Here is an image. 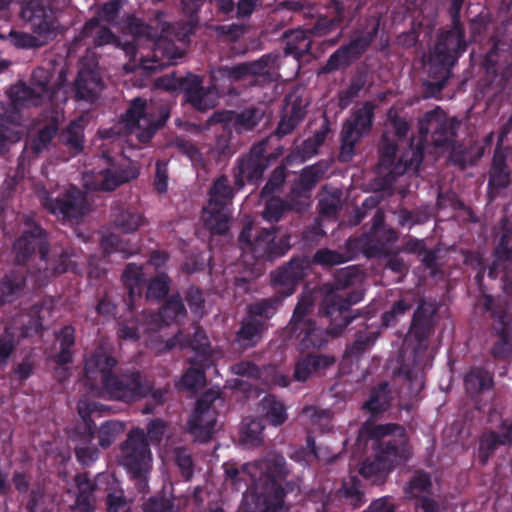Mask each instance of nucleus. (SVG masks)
Wrapping results in <instances>:
<instances>
[{
  "mask_svg": "<svg viewBox=\"0 0 512 512\" xmlns=\"http://www.w3.org/2000/svg\"><path fill=\"white\" fill-rule=\"evenodd\" d=\"M159 315L166 324L186 316V308L179 293L172 294L165 301Z\"/></svg>",
  "mask_w": 512,
  "mask_h": 512,
  "instance_id": "56",
  "label": "nucleus"
},
{
  "mask_svg": "<svg viewBox=\"0 0 512 512\" xmlns=\"http://www.w3.org/2000/svg\"><path fill=\"white\" fill-rule=\"evenodd\" d=\"M268 167V159L265 148L258 144L251 147L250 151L237 160V173L234 175V184L237 190L245 185V179L250 184H258Z\"/></svg>",
  "mask_w": 512,
  "mask_h": 512,
  "instance_id": "17",
  "label": "nucleus"
},
{
  "mask_svg": "<svg viewBox=\"0 0 512 512\" xmlns=\"http://www.w3.org/2000/svg\"><path fill=\"white\" fill-rule=\"evenodd\" d=\"M128 28L135 38L146 37L154 42L153 57L155 58L154 62L157 63V67L161 68L173 65L176 63V59L182 56L173 42L161 37L157 38V30L143 23L138 18H130ZM145 68L152 69V66H145ZM153 68H156V66H153Z\"/></svg>",
  "mask_w": 512,
  "mask_h": 512,
  "instance_id": "16",
  "label": "nucleus"
},
{
  "mask_svg": "<svg viewBox=\"0 0 512 512\" xmlns=\"http://www.w3.org/2000/svg\"><path fill=\"white\" fill-rule=\"evenodd\" d=\"M175 462L185 481H190L194 475V461L191 453L185 447L175 449Z\"/></svg>",
  "mask_w": 512,
  "mask_h": 512,
  "instance_id": "63",
  "label": "nucleus"
},
{
  "mask_svg": "<svg viewBox=\"0 0 512 512\" xmlns=\"http://www.w3.org/2000/svg\"><path fill=\"white\" fill-rule=\"evenodd\" d=\"M324 172L325 171L320 164L304 167L301 170L299 179L295 182L292 191L296 193L310 192L323 177Z\"/></svg>",
  "mask_w": 512,
  "mask_h": 512,
  "instance_id": "52",
  "label": "nucleus"
},
{
  "mask_svg": "<svg viewBox=\"0 0 512 512\" xmlns=\"http://www.w3.org/2000/svg\"><path fill=\"white\" fill-rule=\"evenodd\" d=\"M379 28L380 22L377 20L368 32L354 36L349 43L341 46L352 63L359 60L369 49L378 35Z\"/></svg>",
  "mask_w": 512,
  "mask_h": 512,
  "instance_id": "36",
  "label": "nucleus"
},
{
  "mask_svg": "<svg viewBox=\"0 0 512 512\" xmlns=\"http://www.w3.org/2000/svg\"><path fill=\"white\" fill-rule=\"evenodd\" d=\"M25 223L29 228L25 229L13 244L15 263L25 265L38 250V267L30 271L37 286H45L51 278L74 270L76 264L66 250L53 249L50 252L48 234L45 229L30 219Z\"/></svg>",
  "mask_w": 512,
  "mask_h": 512,
  "instance_id": "1",
  "label": "nucleus"
},
{
  "mask_svg": "<svg viewBox=\"0 0 512 512\" xmlns=\"http://www.w3.org/2000/svg\"><path fill=\"white\" fill-rule=\"evenodd\" d=\"M253 221H247L238 236V244L245 253L249 252L256 260H274L283 256L288 246L276 242L277 230L274 227L260 228L253 233Z\"/></svg>",
  "mask_w": 512,
  "mask_h": 512,
  "instance_id": "9",
  "label": "nucleus"
},
{
  "mask_svg": "<svg viewBox=\"0 0 512 512\" xmlns=\"http://www.w3.org/2000/svg\"><path fill=\"white\" fill-rule=\"evenodd\" d=\"M285 54L300 59L308 54L312 47V35L308 29H294L285 33Z\"/></svg>",
  "mask_w": 512,
  "mask_h": 512,
  "instance_id": "35",
  "label": "nucleus"
},
{
  "mask_svg": "<svg viewBox=\"0 0 512 512\" xmlns=\"http://www.w3.org/2000/svg\"><path fill=\"white\" fill-rule=\"evenodd\" d=\"M76 498L71 506L72 510L83 512H95L97 484L91 479L89 472L77 473L74 476Z\"/></svg>",
  "mask_w": 512,
  "mask_h": 512,
  "instance_id": "26",
  "label": "nucleus"
},
{
  "mask_svg": "<svg viewBox=\"0 0 512 512\" xmlns=\"http://www.w3.org/2000/svg\"><path fill=\"white\" fill-rule=\"evenodd\" d=\"M466 50L465 34L441 31L430 54L429 77L447 82L452 76V68Z\"/></svg>",
  "mask_w": 512,
  "mask_h": 512,
  "instance_id": "6",
  "label": "nucleus"
},
{
  "mask_svg": "<svg viewBox=\"0 0 512 512\" xmlns=\"http://www.w3.org/2000/svg\"><path fill=\"white\" fill-rule=\"evenodd\" d=\"M360 280V270L355 265L337 269L334 273L333 281L325 285L326 291L323 297H326L329 293H333L341 299H348L352 293L360 292L363 300L365 295L363 289H354L348 292L345 296L340 294V291L354 286Z\"/></svg>",
  "mask_w": 512,
  "mask_h": 512,
  "instance_id": "27",
  "label": "nucleus"
},
{
  "mask_svg": "<svg viewBox=\"0 0 512 512\" xmlns=\"http://www.w3.org/2000/svg\"><path fill=\"white\" fill-rule=\"evenodd\" d=\"M122 282L128 291L129 308L136 298L142 296V292L146 286L147 279L143 272V266L136 263H128L122 274Z\"/></svg>",
  "mask_w": 512,
  "mask_h": 512,
  "instance_id": "32",
  "label": "nucleus"
},
{
  "mask_svg": "<svg viewBox=\"0 0 512 512\" xmlns=\"http://www.w3.org/2000/svg\"><path fill=\"white\" fill-rule=\"evenodd\" d=\"M415 304L414 298L401 297L395 301L391 308L381 315V328H390L398 324L399 318L404 316Z\"/></svg>",
  "mask_w": 512,
  "mask_h": 512,
  "instance_id": "53",
  "label": "nucleus"
},
{
  "mask_svg": "<svg viewBox=\"0 0 512 512\" xmlns=\"http://www.w3.org/2000/svg\"><path fill=\"white\" fill-rule=\"evenodd\" d=\"M283 300L277 294L273 297L261 299L248 306L247 315L258 322H263V326L267 328V321L275 315Z\"/></svg>",
  "mask_w": 512,
  "mask_h": 512,
  "instance_id": "43",
  "label": "nucleus"
},
{
  "mask_svg": "<svg viewBox=\"0 0 512 512\" xmlns=\"http://www.w3.org/2000/svg\"><path fill=\"white\" fill-rule=\"evenodd\" d=\"M291 209L292 206L287 201L279 197H271L265 203L262 217L264 220L270 223H276L286 212L290 211Z\"/></svg>",
  "mask_w": 512,
  "mask_h": 512,
  "instance_id": "60",
  "label": "nucleus"
},
{
  "mask_svg": "<svg viewBox=\"0 0 512 512\" xmlns=\"http://www.w3.org/2000/svg\"><path fill=\"white\" fill-rule=\"evenodd\" d=\"M392 471L376 453L366 458L359 468V474L373 485L384 484Z\"/></svg>",
  "mask_w": 512,
  "mask_h": 512,
  "instance_id": "40",
  "label": "nucleus"
},
{
  "mask_svg": "<svg viewBox=\"0 0 512 512\" xmlns=\"http://www.w3.org/2000/svg\"><path fill=\"white\" fill-rule=\"evenodd\" d=\"M463 384L466 394L477 400L479 396L494 387V375L486 368L474 366L464 375Z\"/></svg>",
  "mask_w": 512,
  "mask_h": 512,
  "instance_id": "29",
  "label": "nucleus"
},
{
  "mask_svg": "<svg viewBox=\"0 0 512 512\" xmlns=\"http://www.w3.org/2000/svg\"><path fill=\"white\" fill-rule=\"evenodd\" d=\"M54 308L55 300L53 297H44L40 301L34 303L28 309L29 320L22 327L23 336L30 337L35 334H40L44 329V319L46 316H51Z\"/></svg>",
  "mask_w": 512,
  "mask_h": 512,
  "instance_id": "30",
  "label": "nucleus"
},
{
  "mask_svg": "<svg viewBox=\"0 0 512 512\" xmlns=\"http://www.w3.org/2000/svg\"><path fill=\"white\" fill-rule=\"evenodd\" d=\"M170 277L165 272H159L149 281L146 289V298L150 300L161 301L169 293Z\"/></svg>",
  "mask_w": 512,
  "mask_h": 512,
  "instance_id": "57",
  "label": "nucleus"
},
{
  "mask_svg": "<svg viewBox=\"0 0 512 512\" xmlns=\"http://www.w3.org/2000/svg\"><path fill=\"white\" fill-rule=\"evenodd\" d=\"M85 125L82 117H78L68 123L60 132L58 131V143L65 147L71 157L81 154L85 147Z\"/></svg>",
  "mask_w": 512,
  "mask_h": 512,
  "instance_id": "28",
  "label": "nucleus"
},
{
  "mask_svg": "<svg viewBox=\"0 0 512 512\" xmlns=\"http://www.w3.org/2000/svg\"><path fill=\"white\" fill-rule=\"evenodd\" d=\"M102 391L110 400L133 403L148 396L151 381L138 369H119L106 376Z\"/></svg>",
  "mask_w": 512,
  "mask_h": 512,
  "instance_id": "7",
  "label": "nucleus"
},
{
  "mask_svg": "<svg viewBox=\"0 0 512 512\" xmlns=\"http://www.w3.org/2000/svg\"><path fill=\"white\" fill-rule=\"evenodd\" d=\"M111 223L124 233H132L144 223V217L130 207L116 205L111 209Z\"/></svg>",
  "mask_w": 512,
  "mask_h": 512,
  "instance_id": "33",
  "label": "nucleus"
},
{
  "mask_svg": "<svg viewBox=\"0 0 512 512\" xmlns=\"http://www.w3.org/2000/svg\"><path fill=\"white\" fill-rule=\"evenodd\" d=\"M26 286L23 270L13 269L0 279V304L12 303L18 299Z\"/></svg>",
  "mask_w": 512,
  "mask_h": 512,
  "instance_id": "31",
  "label": "nucleus"
},
{
  "mask_svg": "<svg viewBox=\"0 0 512 512\" xmlns=\"http://www.w3.org/2000/svg\"><path fill=\"white\" fill-rule=\"evenodd\" d=\"M335 362L332 355L307 353L296 361L293 378L298 382H306L311 376L323 373Z\"/></svg>",
  "mask_w": 512,
  "mask_h": 512,
  "instance_id": "24",
  "label": "nucleus"
},
{
  "mask_svg": "<svg viewBox=\"0 0 512 512\" xmlns=\"http://www.w3.org/2000/svg\"><path fill=\"white\" fill-rule=\"evenodd\" d=\"M492 255L498 261L510 262L512 260V230L506 229L503 231Z\"/></svg>",
  "mask_w": 512,
  "mask_h": 512,
  "instance_id": "64",
  "label": "nucleus"
},
{
  "mask_svg": "<svg viewBox=\"0 0 512 512\" xmlns=\"http://www.w3.org/2000/svg\"><path fill=\"white\" fill-rule=\"evenodd\" d=\"M101 84L98 73L90 69H81L75 79V96L79 100L92 102L96 98L95 89Z\"/></svg>",
  "mask_w": 512,
  "mask_h": 512,
  "instance_id": "38",
  "label": "nucleus"
},
{
  "mask_svg": "<svg viewBox=\"0 0 512 512\" xmlns=\"http://www.w3.org/2000/svg\"><path fill=\"white\" fill-rule=\"evenodd\" d=\"M59 130L57 118H52L49 123L41 127L29 140V149L35 155H39L48 149Z\"/></svg>",
  "mask_w": 512,
  "mask_h": 512,
  "instance_id": "46",
  "label": "nucleus"
},
{
  "mask_svg": "<svg viewBox=\"0 0 512 512\" xmlns=\"http://www.w3.org/2000/svg\"><path fill=\"white\" fill-rule=\"evenodd\" d=\"M44 72L42 69L36 70L32 74V84L35 88L26 85L25 83H18L10 89V99L15 106H29L37 104L41 96L48 92V80H37V74Z\"/></svg>",
  "mask_w": 512,
  "mask_h": 512,
  "instance_id": "25",
  "label": "nucleus"
},
{
  "mask_svg": "<svg viewBox=\"0 0 512 512\" xmlns=\"http://www.w3.org/2000/svg\"><path fill=\"white\" fill-rule=\"evenodd\" d=\"M391 401L389 384L382 382L371 389L368 399L363 404V409L368 411L371 416L376 417L390 408Z\"/></svg>",
  "mask_w": 512,
  "mask_h": 512,
  "instance_id": "39",
  "label": "nucleus"
},
{
  "mask_svg": "<svg viewBox=\"0 0 512 512\" xmlns=\"http://www.w3.org/2000/svg\"><path fill=\"white\" fill-rule=\"evenodd\" d=\"M510 184V170L507 164V155L500 149H495L489 173V186L504 189Z\"/></svg>",
  "mask_w": 512,
  "mask_h": 512,
  "instance_id": "42",
  "label": "nucleus"
},
{
  "mask_svg": "<svg viewBox=\"0 0 512 512\" xmlns=\"http://www.w3.org/2000/svg\"><path fill=\"white\" fill-rule=\"evenodd\" d=\"M460 122L456 118H448L437 110L425 113L420 126L421 135L431 134V142L436 148L455 149L457 132Z\"/></svg>",
  "mask_w": 512,
  "mask_h": 512,
  "instance_id": "14",
  "label": "nucleus"
},
{
  "mask_svg": "<svg viewBox=\"0 0 512 512\" xmlns=\"http://www.w3.org/2000/svg\"><path fill=\"white\" fill-rule=\"evenodd\" d=\"M266 329L263 326V322H258L246 315L241 321L239 330L236 332L235 341L244 349L255 347Z\"/></svg>",
  "mask_w": 512,
  "mask_h": 512,
  "instance_id": "37",
  "label": "nucleus"
},
{
  "mask_svg": "<svg viewBox=\"0 0 512 512\" xmlns=\"http://www.w3.org/2000/svg\"><path fill=\"white\" fill-rule=\"evenodd\" d=\"M119 463L136 481L139 492H145L148 487V473L152 467V453L142 428H133L127 434L126 440L120 446Z\"/></svg>",
  "mask_w": 512,
  "mask_h": 512,
  "instance_id": "4",
  "label": "nucleus"
},
{
  "mask_svg": "<svg viewBox=\"0 0 512 512\" xmlns=\"http://www.w3.org/2000/svg\"><path fill=\"white\" fill-rule=\"evenodd\" d=\"M209 216L205 220V225L213 235H225L230 228V211L226 207L210 206L205 209Z\"/></svg>",
  "mask_w": 512,
  "mask_h": 512,
  "instance_id": "47",
  "label": "nucleus"
},
{
  "mask_svg": "<svg viewBox=\"0 0 512 512\" xmlns=\"http://www.w3.org/2000/svg\"><path fill=\"white\" fill-rule=\"evenodd\" d=\"M349 260L344 253L328 248H322L315 252L313 262L323 267H332Z\"/></svg>",
  "mask_w": 512,
  "mask_h": 512,
  "instance_id": "62",
  "label": "nucleus"
},
{
  "mask_svg": "<svg viewBox=\"0 0 512 512\" xmlns=\"http://www.w3.org/2000/svg\"><path fill=\"white\" fill-rule=\"evenodd\" d=\"M501 445H507L501 432L490 431L482 435L479 442L478 457L482 465H486L489 458Z\"/></svg>",
  "mask_w": 512,
  "mask_h": 512,
  "instance_id": "54",
  "label": "nucleus"
},
{
  "mask_svg": "<svg viewBox=\"0 0 512 512\" xmlns=\"http://www.w3.org/2000/svg\"><path fill=\"white\" fill-rule=\"evenodd\" d=\"M125 430V424L117 420L105 421L98 430V443L102 448H108Z\"/></svg>",
  "mask_w": 512,
  "mask_h": 512,
  "instance_id": "58",
  "label": "nucleus"
},
{
  "mask_svg": "<svg viewBox=\"0 0 512 512\" xmlns=\"http://www.w3.org/2000/svg\"><path fill=\"white\" fill-rule=\"evenodd\" d=\"M234 197V191L226 175H221L213 181L209 189L210 206L228 207Z\"/></svg>",
  "mask_w": 512,
  "mask_h": 512,
  "instance_id": "48",
  "label": "nucleus"
},
{
  "mask_svg": "<svg viewBox=\"0 0 512 512\" xmlns=\"http://www.w3.org/2000/svg\"><path fill=\"white\" fill-rule=\"evenodd\" d=\"M168 116L154 120L147 111V100L142 97L132 99L126 112L122 115V122L130 133L145 144L148 143L156 131L161 128Z\"/></svg>",
  "mask_w": 512,
  "mask_h": 512,
  "instance_id": "13",
  "label": "nucleus"
},
{
  "mask_svg": "<svg viewBox=\"0 0 512 512\" xmlns=\"http://www.w3.org/2000/svg\"><path fill=\"white\" fill-rule=\"evenodd\" d=\"M375 105L365 102L360 108L352 111L349 118L343 123L341 131V145L338 160L348 163L355 155L356 144L372 129Z\"/></svg>",
  "mask_w": 512,
  "mask_h": 512,
  "instance_id": "10",
  "label": "nucleus"
},
{
  "mask_svg": "<svg viewBox=\"0 0 512 512\" xmlns=\"http://www.w3.org/2000/svg\"><path fill=\"white\" fill-rule=\"evenodd\" d=\"M211 365L193 364L184 372L179 388L186 391L196 392L206 385L205 370Z\"/></svg>",
  "mask_w": 512,
  "mask_h": 512,
  "instance_id": "49",
  "label": "nucleus"
},
{
  "mask_svg": "<svg viewBox=\"0 0 512 512\" xmlns=\"http://www.w3.org/2000/svg\"><path fill=\"white\" fill-rule=\"evenodd\" d=\"M118 365L117 358L111 349L103 344L98 345L85 359L84 372L88 379L100 377L101 385L106 376H111Z\"/></svg>",
  "mask_w": 512,
  "mask_h": 512,
  "instance_id": "22",
  "label": "nucleus"
},
{
  "mask_svg": "<svg viewBox=\"0 0 512 512\" xmlns=\"http://www.w3.org/2000/svg\"><path fill=\"white\" fill-rule=\"evenodd\" d=\"M373 453L392 470L411 458V447L406 430L395 423L380 424L371 431Z\"/></svg>",
  "mask_w": 512,
  "mask_h": 512,
  "instance_id": "5",
  "label": "nucleus"
},
{
  "mask_svg": "<svg viewBox=\"0 0 512 512\" xmlns=\"http://www.w3.org/2000/svg\"><path fill=\"white\" fill-rule=\"evenodd\" d=\"M311 310V303L308 301H299L294 308L292 318L288 324V328L291 333L307 326L308 324L314 322L313 320L307 318Z\"/></svg>",
  "mask_w": 512,
  "mask_h": 512,
  "instance_id": "61",
  "label": "nucleus"
},
{
  "mask_svg": "<svg viewBox=\"0 0 512 512\" xmlns=\"http://www.w3.org/2000/svg\"><path fill=\"white\" fill-rule=\"evenodd\" d=\"M138 174L137 169L131 166H118L106 169L102 172L100 188L104 191H113L121 184L136 179Z\"/></svg>",
  "mask_w": 512,
  "mask_h": 512,
  "instance_id": "41",
  "label": "nucleus"
},
{
  "mask_svg": "<svg viewBox=\"0 0 512 512\" xmlns=\"http://www.w3.org/2000/svg\"><path fill=\"white\" fill-rule=\"evenodd\" d=\"M380 335L379 329H370L368 325L359 329L355 333L354 341L347 345L344 351V357L350 359H357L365 352L371 349L376 343Z\"/></svg>",
  "mask_w": 512,
  "mask_h": 512,
  "instance_id": "34",
  "label": "nucleus"
},
{
  "mask_svg": "<svg viewBox=\"0 0 512 512\" xmlns=\"http://www.w3.org/2000/svg\"><path fill=\"white\" fill-rule=\"evenodd\" d=\"M305 261L301 258H293L272 273V284L276 294L282 299L291 296L298 284L305 277Z\"/></svg>",
  "mask_w": 512,
  "mask_h": 512,
  "instance_id": "20",
  "label": "nucleus"
},
{
  "mask_svg": "<svg viewBox=\"0 0 512 512\" xmlns=\"http://www.w3.org/2000/svg\"><path fill=\"white\" fill-rule=\"evenodd\" d=\"M91 36H93V44L96 47L104 46L115 40V35L111 29L106 26H100V22L97 18L88 20L80 32L82 39Z\"/></svg>",
  "mask_w": 512,
  "mask_h": 512,
  "instance_id": "50",
  "label": "nucleus"
},
{
  "mask_svg": "<svg viewBox=\"0 0 512 512\" xmlns=\"http://www.w3.org/2000/svg\"><path fill=\"white\" fill-rule=\"evenodd\" d=\"M179 85L184 93L185 101L198 111L214 108L220 95L236 96L239 94L233 86H229L226 90L222 89L221 91H218L216 85L213 88H205L202 85V78L192 74L181 78Z\"/></svg>",
  "mask_w": 512,
  "mask_h": 512,
  "instance_id": "15",
  "label": "nucleus"
},
{
  "mask_svg": "<svg viewBox=\"0 0 512 512\" xmlns=\"http://www.w3.org/2000/svg\"><path fill=\"white\" fill-rule=\"evenodd\" d=\"M20 14L36 36L11 30L9 39L15 47L39 48L57 36L59 23L49 0H29L22 6Z\"/></svg>",
  "mask_w": 512,
  "mask_h": 512,
  "instance_id": "3",
  "label": "nucleus"
},
{
  "mask_svg": "<svg viewBox=\"0 0 512 512\" xmlns=\"http://www.w3.org/2000/svg\"><path fill=\"white\" fill-rule=\"evenodd\" d=\"M233 133L229 127L219 125L215 130V142L211 148L213 155L217 157L218 161L230 158L237 151L233 142Z\"/></svg>",
  "mask_w": 512,
  "mask_h": 512,
  "instance_id": "44",
  "label": "nucleus"
},
{
  "mask_svg": "<svg viewBox=\"0 0 512 512\" xmlns=\"http://www.w3.org/2000/svg\"><path fill=\"white\" fill-rule=\"evenodd\" d=\"M217 399L218 394L209 390L204 392L196 401L194 411L187 425L189 433L198 442L207 443L214 435L218 417L215 407Z\"/></svg>",
  "mask_w": 512,
  "mask_h": 512,
  "instance_id": "12",
  "label": "nucleus"
},
{
  "mask_svg": "<svg viewBox=\"0 0 512 512\" xmlns=\"http://www.w3.org/2000/svg\"><path fill=\"white\" fill-rule=\"evenodd\" d=\"M339 493L352 508H360L365 502V495L361 490V482L352 476L348 481H344Z\"/></svg>",
  "mask_w": 512,
  "mask_h": 512,
  "instance_id": "55",
  "label": "nucleus"
},
{
  "mask_svg": "<svg viewBox=\"0 0 512 512\" xmlns=\"http://www.w3.org/2000/svg\"><path fill=\"white\" fill-rule=\"evenodd\" d=\"M176 346L180 348L189 346L191 348L194 352V356L189 359V363L202 365L213 364V353L210 341L201 327H196L193 336L189 339H186L182 333L176 334L174 337L167 340L165 350L169 351Z\"/></svg>",
  "mask_w": 512,
  "mask_h": 512,
  "instance_id": "19",
  "label": "nucleus"
},
{
  "mask_svg": "<svg viewBox=\"0 0 512 512\" xmlns=\"http://www.w3.org/2000/svg\"><path fill=\"white\" fill-rule=\"evenodd\" d=\"M362 301L360 292H355L348 299H341L333 293L323 297L319 304V315L328 322L326 329L315 322L291 333L299 341L300 350L321 349L327 345L330 337H339L355 319L365 317V309H352Z\"/></svg>",
  "mask_w": 512,
  "mask_h": 512,
  "instance_id": "2",
  "label": "nucleus"
},
{
  "mask_svg": "<svg viewBox=\"0 0 512 512\" xmlns=\"http://www.w3.org/2000/svg\"><path fill=\"white\" fill-rule=\"evenodd\" d=\"M108 407L94 400H85L78 403V414L82 423L75 428V434L81 444H92L95 437L96 425L92 419L95 414H102Z\"/></svg>",
  "mask_w": 512,
  "mask_h": 512,
  "instance_id": "23",
  "label": "nucleus"
},
{
  "mask_svg": "<svg viewBox=\"0 0 512 512\" xmlns=\"http://www.w3.org/2000/svg\"><path fill=\"white\" fill-rule=\"evenodd\" d=\"M437 307L434 303L421 298L413 312L409 335L419 344L425 342L433 334L436 326Z\"/></svg>",
  "mask_w": 512,
  "mask_h": 512,
  "instance_id": "21",
  "label": "nucleus"
},
{
  "mask_svg": "<svg viewBox=\"0 0 512 512\" xmlns=\"http://www.w3.org/2000/svg\"><path fill=\"white\" fill-rule=\"evenodd\" d=\"M430 219V211L427 207H419L413 210L402 208L398 212V223L400 226L409 228L415 225H422Z\"/></svg>",
  "mask_w": 512,
  "mask_h": 512,
  "instance_id": "59",
  "label": "nucleus"
},
{
  "mask_svg": "<svg viewBox=\"0 0 512 512\" xmlns=\"http://www.w3.org/2000/svg\"><path fill=\"white\" fill-rule=\"evenodd\" d=\"M263 112L257 107H247L240 112L219 110L207 119V125H225L236 134L252 131L262 120Z\"/></svg>",
  "mask_w": 512,
  "mask_h": 512,
  "instance_id": "18",
  "label": "nucleus"
},
{
  "mask_svg": "<svg viewBox=\"0 0 512 512\" xmlns=\"http://www.w3.org/2000/svg\"><path fill=\"white\" fill-rule=\"evenodd\" d=\"M39 198L41 205L63 222L78 221L84 216L85 198L76 186L63 191L43 190Z\"/></svg>",
  "mask_w": 512,
  "mask_h": 512,
  "instance_id": "11",
  "label": "nucleus"
},
{
  "mask_svg": "<svg viewBox=\"0 0 512 512\" xmlns=\"http://www.w3.org/2000/svg\"><path fill=\"white\" fill-rule=\"evenodd\" d=\"M261 408L265 420L272 426H281L287 420L285 404L272 394L262 398Z\"/></svg>",
  "mask_w": 512,
  "mask_h": 512,
  "instance_id": "45",
  "label": "nucleus"
},
{
  "mask_svg": "<svg viewBox=\"0 0 512 512\" xmlns=\"http://www.w3.org/2000/svg\"><path fill=\"white\" fill-rule=\"evenodd\" d=\"M398 240V233L393 228H383L372 235L369 250L375 256L388 255L390 245Z\"/></svg>",
  "mask_w": 512,
  "mask_h": 512,
  "instance_id": "51",
  "label": "nucleus"
},
{
  "mask_svg": "<svg viewBox=\"0 0 512 512\" xmlns=\"http://www.w3.org/2000/svg\"><path fill=\"white\" fill-rule=\"evenodd\" d=\"M289 474L287 462L283 456L275 457L269 461L263 475L262 498L264 505L274 512L290 510L285 498L297 488L294 481H287Z\"/></svg>",
  "mask_w": 512,
  "mask_h": 512,
  "instance_id": "8",
  "label": "nucleus"
}]
</instances>
